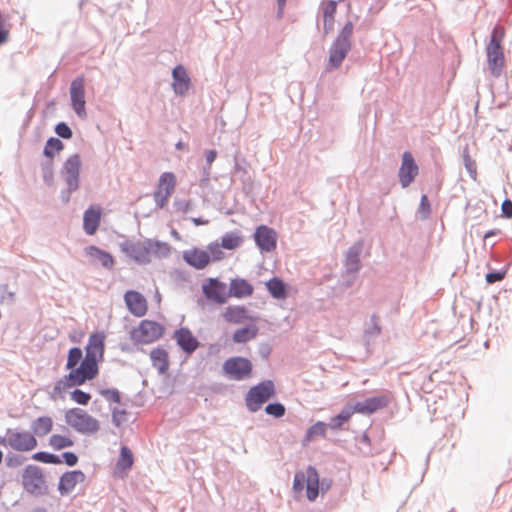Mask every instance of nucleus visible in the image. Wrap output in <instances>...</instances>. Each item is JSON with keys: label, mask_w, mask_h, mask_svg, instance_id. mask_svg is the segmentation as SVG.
Returning <instances> with one entry per match:
<instances>
[{"label": "nucleus", "mask_w": 512, "mask_h": 512, "mask_svg": "<svg viewBox=\"0 0 512 512\" xmlns=\"http://www.w3.org/2000/svg\"><path fill=\"white\" fill-rule=\"evenodd\" d=\"M106 335L104 332H95L89 336L85 347V357L76 369L74 378L80 377L82 381L94 379L98 374V363L103 360Z\"/></svg>", "instance_id": "nucleus-1"}, {"label": "nucleus", "mask_w": 512, "mask_h": 512, "mask_svg": "<svg viewBox=\"0 0 512 512\" xmlns=\"http://www.w3.org/2000/svg\"><path fill=\"white\" fill-rule=\"evenodd\" d=\"M121 250L126 256L139 264L151 262L153 257H166L170 253V246L164 242L149 239L137 241H125L121 244Z\"/></svg>", "instance_id": "nucleus-2"}, {"label": "nucleus", "mask_w": 512, "mask_h": 512, "mask_svg": "<svg viewBox=\"0 0 512 512\" xmlns=\"http://www.w3.org/2000/svg\"><path fill=\"white\" fill-rule=\"evenodd\" d=\"M183 260L191 267L197 270H203L211 262H218L225 258V253L221 250L218 242H211L206 249L192 247L185 250L182 254Z\"/></svg>", "instance_id": "nucleus-3"}, {"label": "nucleus", "mask_w": 512, "mask_h": 512, "mask_svg": "<svg viewBox=\"0 0 512 512\" xmlns=\"http://www.w3.org/2000/svg\"><path fill=\"white\" fill-rule=\"evenodd\" d=\"M306 490V498L313 502L319 495V474L317 470L309 466L305 471L295 473L293 480V491L300 493Z\"/></svg>", "instance_id": "nucleus-4"}, {"label": "nucleus", "mask_w": 512, "mask_h": 512, "mask_svg": "<svg viewBox=\"0 0 512 512\" xmlns=\"http://www.w3.org/2000/svg\"><path fill=\"white\" fill-rule=\"evenodd\" d=\"M65 420L69 426L83 434L96 433L100 428L98 420L81 408L67 410L65 412Z\"/></svg>", "instance_id": "nucleus-5"}, {"label": "nucleus", "mask_w": 512, "mask_h": 512, "mask_svg": "<svg viewBox=\"0 0 512 512\" xmlns=\"http://www.w3.org/2000/svg\"><path fill=\"white\" fill-rule=\"evenodd\" d=\"M164 326L156 321L142 320L140 324L130 332V338L142 344L152 343L162 337Z\"/></svg>", "instance_id": "nucleus-6"}, {"label": "nucleus", "mask_w": 512, "mask_h": 512, "mask_svg": "<svg viewBox=\"0 0 512 512\" xmlns=\"http://www.w3.org/2000/svg\"><path fill=\"white\" fill-rule=\"evenodd\" d=\"M275 395V387L272 381L266 380L250 388L246 395L247 408L252 411H258L262 404Z\"/></svg>", "instance_id": "nucleus-7"}, {"label": "nucleus", "mask_w": 512, "mask_h": 512, "mask_svg": "<svg viewBox=\"0 0 512 512\" xmlns=\"http://www.w3.org/2000/svg\"><path fill=\"white\" fill-rule=\"evenodd\" d=\"M176 176L172 172H164L158 181V185L153 193V198L159 208H164L169 198L175 191Z\"/></svg>", "instance_id": "nucleus-8"}, {"label": "nucleus", "mask_w": 512, "mask_h": 512, "mask_svg": "<svg viewBox=\"0 0 512 512\" xmlns=\"http://www.w3.org/2000/svg\"><path fill=\"white\" fill-rule=\"evenodd\" d=\"M223 371L233 380H242L251 375L252 364L246 358L232 357L224 362Z\"/></svg>", "instance_id": "nucleus-9"}, {"label": "nucleus", "mask_w": 512, "mask_h": 512, "mask_svg": "<svg viewBox=\"0 0 512 512\" xmlns=\"http://www.w3.org/2000/svg\"><path fill=\"white\" fill-rule=\"evenodd\" d=\"M70 99L75 113L80 118H85L87 113L85 109V79L83 76H79L72 81L70 86Z\"/></svg>", "instance_id": "nucleus-10"}, {"label": "nucleus", "mask_w": 512, "mask_h": 512, "mask_svg": "<svg viewBox=\"0 0 512 512\" xmlns=\"http://www.w3.org/2000/svg\"><path fill=\"white\" fill-rule=\"evenodd\" d=\"M36 437L28 431L10 432L7 436V445L19 452L32 451L37 447Z\"/></svg>", "instance_id": "nucleus-11"}, {"label": "nucleus", "mask_w": 512, "mask_h": 512, "mask_svg": "<svg viewBox=\"0 0 512 512\" xmlns=\"http://www.w3.org/2000/svg\"><path fill=\"white\" fill-rule=\"evenodd\" d=\"M22 484L28 493L34 494L40 492L45 484L41 468L35 465H28L22 474Z\"/></svg>", "instance_id": "nucleus-12"}, {"label": "nucleus", "mask_w": 512, "mask_h": 512, "mask_svg": "<svg viewBox=\"0 0 512 512\" xmlns=\"http://www.w3.org/2000/svg\"><path fill=\"white\" fill-rule=\"evenodd\" d=\"M202 291L208 300L217 304L227 302L229 295L226 291V284L216 278H209L202 284Z\"/></svg>", "instance_id": "nucleus-13"}, {"label": "nucleus", "mask_w": 512, "mask_h": 512, "mask_svg": "<svg viewBox=\"0 0 512 512\" xmlns=\"http://www.w3.org/2000/svg\"><path fill=\"white\" fill-rule=\"evenodd\" d=\"M418 165L412 154L408 151L402 155V163L399 168L398 177L403 188L408 187L418 175Z\"/></svg>", "instance_id": "nucleus-14"}, {"label": "nucleus", "mask_w": 512, "mask_h": 512, "mask_svg": "<svg viewBox=\"0 0 512 512\" xmlns=\"http://www.w3.org/2000/svg\"><path fill=\"white\" fill-rule=\"evenodd\" d=\"M254 240L261 251L272 252L276 249L277 233L274 229L261 225L256 228Z\"/></svg>", "instance_id": "nucleus-15"}, {"label": "nucleus", "mask_w": 512, "mask_h": 512, "mask_svg": "<svg viewBox=\"0 0 512 512\" xmlns=\"http://www.w3.org/2000/svg\"><path fill=\"white\" fill-rule=\"evenodd\" d=\"M124 302L128 311L135 317H143L148 311V302L138 291H126L124 294Z\"/></svg>", "instance_id": "nucleus-16"}, {"label": "nucleus", "mask_w": 512, "mask_h": 512, "mask_svg": "<svg viewBox=\"0 0 512 512\" xmlns=\"http://www.w3.org/2000/svg\"><path fill=\"white\" fill-rule=\"evenodd\" d=\"M80 167L81 159L77 154L69 157L64 164L63 170L69 191H75L79 187Z\"/></svg>", "instance_id": "nucleus-17"}, {"label": "nucleus", "mask_w": 512, "mask_h": 512, "mask_svg": "<svg viewBox=\"0 0 512 512\" xmlns=\"http://www.w3.org/2000/svg\"><path fill=\"white\" fill-rule=\"evenodd\" d=\"M389 399V396L386 394L367 398L362 402H357L353 406L354 412L360 414H372L380 409L385 408L390 402Z\"/></svg>", "instance_id": "nucleus-18"}, {"label": "nucleus", "mask_w": 512, "mask_h": 512, "mask_svg": "<svg viewBox=\"0 0 512 512\" xmlns=\"http://www.w3.org/2000/svg\"><path fill=\"white\" fill-rule=\"evenodd\" d=\"M349 50L350 42L346 38H338L331 47L328 69L332 70L338 68Z\"/></svg>", "instance_id": "nucleus-19"}, {"label": "nucleus", "mask_w": 512, "mask_h": 512, "mask_svg": "<svg viewBox=\"0 0 512 512\" xmlns=\"http://www.w3.org/2000/svg\"><path fill=\"white\" fill-rule=\"evenodd\" d=\"M486 50L489 69L494 76H499L505 62L502 47L498 44H488Z\"/></svg>", "instance_id": "nucleus-20"}, {"label": "nucleus", "mask_w": 512, "mask_h": 512, "mask_svg": "<svg viewBox=\"0 0 512 512\" xmlns=\"http://www.w3.org/2000/svg\"><path fill=\"white\" fill-rule=\"evenodd\" d=\"M222 317L228 323L241 324L244 322H255L257 319L248 314L246 308L240 305L228 306L222 313Z\"/></svg>", "instance_id": "nucleus-21"}, {"label": "nucleus", "mask_w": 512, "mask_h": 512, "mask_svg": "<svg viewBox=\"0 0 512 512\" xmlns=\"http://www.w3.org/2000/svg\"><path fill=\"white\" fill-rule=\"evenodd\" d=\"M172 88L175 94L183 96L190 88V77L182 65H177L172 71Z\"/></svg>", "instance_id": "nucleus-22"}, {"label": "nucleus", "mask_w": 512, "mask_h": 512, "mask_svg": "<svg viewBox=\"0 0 512 512\" xmlns=\"http://www.w3.org/2000/svg\"><path fill=\"white\" fill-rule=\"evenodd\" d=\"M85 480V475L80 470H74L64 473L59 480L58 489L60 493L68 494L74 490L77 484Z\"/></svg>", "instance_id": "nucleus-23"}, {"label": "nucleus", "mask_w": 512, "mask_h": 512, "mask_svg": "<svg viewBox=\"0 0 512 512\" xmlns=\"http://www.w3.org/2000/svg\"><path fill=\"white\" fill-rule=\"evenodd\" d=\"M101 213V208L96 206H91L85 211L83 217V228L88 235L96 233L100 224Z\"/></svg>", "instance_id": "nucleus-24"}, {"label": "nucleus", "mask_w": 512, "mask_h": 512, "mask_svg": "<svg viewBox=\"0 0 512 512\" xmlns=\"http://www.w3.org/2000/svg\"><path fill=\"white\" fill-rule=\"evenodd\" d=\"M85 254L91 259L92 262H98L106 269H112L115 260L111 254L99 249L96 246H88L85 248Z\"/></svg>", "instance_id": "nucleus-25"}, {"label": "nucleus", "mask_w": 512, "mask_h": 512, "mask_svg": "<svg viewBox=\"0 0 512 512\" xmlns=\"http://www.w3.org/2000/svg\"><path fill=\"white\" fill-rule=\"evenodd\" d=\"M253 286L245 279L235 278L232 279L229 286V297L246 298L253 294Z\"/></svg>", "instance_id": "nucleus-26"}, {"label": "nucleus", "mask_w": 512, "mask_h": 512, "mask_svg": "<svg viewBox=\"0 0 512 512\" xmlns=\"http://www.w3.org/2000/svg\"><path fill=\"white\" fill-rule=\"evenodd\" d=\"M174 338L177 344L187 353L195 351L199 345L197 339L187 328H181L175 332Z\"/></svg>", "instance_id": "nucleus-27"}, {"label": "nucleus", "mask_w": 512, "mask_h": 512, "mask_svg": "<svg viewBox=\"0 0 512 512\" xmlns=\"http://www.w3.org/2000/svg\"><path fill=\"white\" fill-rule=\"evenodd\" d=\"M150 359L153 367L156 368L160 374L167 373L169 369V356L166 350L160 347L152 349Z\"/></svg>", "instance_id": "nucleus-28"}, {"label": "nucleus", "mask_w": 512, "mask_h": 512, "mask_svg": "<svg viewBox=\"0 0 512 512\" xmlns=\"http://www.w3.org/2000/svg\"><path fill=\"white\" fill-rule=\"evenodd\" d=\"M75 373L76 369L70 371L69 374L65 376V378L58 380L53 388V395H60L68 388L80 386L86 382L81 380V376L74 378L73 375H75Z\"/></svg>", "instance_id": "nucleus-29"}, {"label": "nucleus", "mask_w": 512, "mask_h": 512, "mask_svg": "<svg viewBox=\"0 0 512 512\" xmlns=\"http://www.w3.org/2000/svg\"><path fill=\"white\" fill-rule=\"evenodd\" d=\"M53 424V419L50 416L36 418L31 424L33 435L40 437L48 435L53 429Z\"/></svg>", "instance_id": "nucleus-30"}, {"label": "nucleus", "mask_w": 512, "mask_h": 512, "mask_svg": "<svg viewBox=\"0 0 512 512\" xmlns=\"http://www.w3.org/2000/svg\"><path fill=\"white\" fill-rule=\"evenodd\" d=\"M258 327L255 322L247 325L246 327L237 329L233 335L232 339L235 343H246L252 339H254L258 334Z\"/></svg>", "instance_id": "nucleus-31"}, {"label": "nucleus", "mask_w": 512, "mask_h": 512, "mask_svg": "<svg viewBox=\"0 0 512 512\" xmlns=\"http://www.w3.org/2000/svg\"><path fill=\"white\" fill-rule=\"evenodd\" d=\"M133 463L134 457L132 451L127 446H123L116 463V470L120 472H126L131 469Z\"/></svg>", "instance_id": "nucleus-32"}, {"label": "nucleus", "mask_w": 512, "mask_h": 512, "mask_svg": "<svg viewBox=\"0 0 512 512\" xmlns=\"http://www.w3.org/2000/svg\"><path fill=\"white\" fill-rule=\"evenodd\" d=\"M266 287L269 293L276 299H285L287 297L286 285L277 277L267 281Z\"/></svg>", "instance_id": "nucleus-33"}, {"label": "nucleus", "mask_w": 512, "mask_h": 512, "mask_svg": "<svg viewBox=\"0 0 512 512\" xmlns=\"http://www.w3.org/2000/svg\"><path fill=\"white\" fill-rule=\"evenodd\" d=\"M336 9H337V2L334 0H327L322 3V11H323V17H324V29L326 31L331 29V27H332Z\"/></svg>", "instance_id": "nucleus-34"}, {"label": "nucleus", "mask_w": 512, "mask_h": 512, "mask_svg": "<svg viewBox=\"0 0 512 512\" xmlns=\"http://www.w3.org/2000/svg\"><path fill=\"white\" fill-rule=\"evenodd\" d=\"M242 242L243 239L238 233L230 232L222 236L221 243H219V245L221 246V250L223 248L227 250H235L242 244Z\"/></svg>", "instance_id": "nucleus-35"}, {"label": "nucleus", "mask_w": 512, "mask_h": 512, "mask_svg": "<svg viewBox=\"0 0 512 512\" xmlns=\"http://www.w3.org/2000/svg\"><path fill=\"white\" fill-rule=\"evenodd\" d=\"M354 408L344 409L338 415L331 418L329 426L333 430L341 428V426L348 422L351 416L354 414Z\"/></svg>", "instance_id": "nucleus-36"}, {"label": "nucleus", "mask_w": 512, "mask_h": 512, "mask_svg": "<svg viewBox=\"0 0 512 512\" xmlns=\"http://www.w3.org/2000/svg\"><path fill=\"white\" fill-rule=\"evenodd\" d=\"M49 445L54 450H62L64 448H68V447L73 446L74 445V441L70 437H68V436L60 435V434H53L49 438Z\"/></svg>", "instance_id": "nucleus-37"}, {"label": "nucleus", "mask_w": 512, "mask_h": 512, "mask_svg": "<svg viewBox=\"0 0 512 512\" xmlns=\"http://www.w3.org/2000/svg\"><path fill=\"white\" fill-rule=\"evenodd\" d=\"M326 430L327 424L322 421H318L307 430L304 441L311 442L318 436L324 437L326 435Z\"/></svg>", "instance_id": "nucleus-38"}, {"label": "nucleus", "mask_w": 512, "mask_h": 512, "mask_svg": "<svg viewBox=\"0 0 512 512\" xmlns=\"http://www.w3.org/2000/svg\"><path fill=\"white\" fill-rule=\"evenodd\" d=\"M63 148L64 145L58 138L51 137L47 140L43 153L52 162L55 153L60 152Z\"/></svg>", "instance_id": "nucleus-39"}, {"label": "nucleus", "mask_w": 512, "mask_h": 512, "mask_svg": "<svg viewBox=\"0 0 512 512\" xmlns=\"http://www.w3.org/2000/svg\"><path fill=\"white\" fill-rule=\"evenodd\" d=\"M82 350L78 347H73L68 352L66 368L70 371L77 369L76 366L82 359Z\"/></svg>", "instance_id": "nucleus-40"}, {"label": "nucleus", "mask_w": 512, "mask_h": 512, "mask_svg": "<svg viewBox=\"0 0 512 512\" xmlns=\"http://www.w3.org/2000/svg\"><path fill=\"white\" fill-rule=\"evenodd\" d=\"M32 459L42 462V463H47V464H60L61 463V460L57 455L47 453V452H37L32 455Z\"/></svg>", "instance_id": "nucleus-41"}, {"label": "nucleus", "mask_w": 512, "mask_h": 512, "mask_svg": "<svg viewBox=\"0 0 512 512\" xmlns=\"http://www.w3.org/2000/svg\"><path fill=\"white\" fill-rule=\"evenodd\" d=\"M71 399L80 405H87L91 399V395L80 389H76L71 392Z\"/></svg>", "instance_id": "nucleus-42"}, {"label": "nucleus", "mask_w": 512, "mask_h": 512, "mask_svg": "<svg viewBox=\"0 0 512 512\" xmlns=\"http://www.w3.org/2000/svg\"><path fill=\"white\" fill-rule=\"evenodd\" d=\"M267 414L276 418L282 417L285 414V407L281 403L268 404L265 408Z\"/></svg>", "instance_id": "nucleus-43"}, {"label": "nucleus", "mask_w": 512, "mask_h": 512, "mask_svg": "<svg viewBox=\"0 0 512 512\" xmlns=\"http://www.w3.org/2000/svg\"><path fill=\"white\" fill-rule=\"evenodd\" d=\"M359 264L358 249H350L347 254V266L349 270H357Z\"/></svg>", "instance_id": "nucleus-44"}, {"label": "nucleus", "mask_w": 512, "mask_h": 512, "mask_svg": "<svg viewBox=\"0 0 512 512\" xmlns=\"http://www.w3.org/2000/svg\"><path fill=\"white\" fill-rule=\"evenodd\" d=\"M504 35H505V31H504L503 27H501V26L494 27L489 44L501 45Z\"/></svg>", "instance_id": "nucleus-45"}, {"label": "nucleus", "mask_w": 512, "mask_h": 512, "mask_svg": "<svg viewBox=\"0 0 512 512\" xmlns=\"http://www.w3.org/2000/svg\"><path fill=\"white\" fill-rule=\"evenodd\" d=\"M55 132L64 139H70L72 137V131L66 123H59L55 127Z\"/></svg>", "instance_id": "nucleus-46"}, {"label": "nucleus", "mask_w": 512, "mask_h": 512, "mask_svg": "<svg viewBox=\"0 0 512 512\" xmlns=\"http://www.w3.org/2000/svg\"><path fill=\"white\" fill-rule=\"evenodd\" d=\"M101 394L106 398L108 401H112L115 403L120 402V393L115 389H106L102 390Z\"/></svg>", "instance_id": "nucleus-47"}, {"label": "nucleus", "mask_w": 512, "mask_h": 512, "mask_svg": "<svg viewBox=\"0 0 512 512\" xmlns=\"http://www.w3.org/2000/svg\"><path fill=\"white\" fill-rule=\"evenodd\" d=\"M42 173L45 182L50 184L53 180V165L51 161L43 166Z\"/></svg>", "instance_id": "nucleus-48"}, {"label": "nucleus", "mask_w": 512, "mask_h": 512, "mask_svg": "<svg viewBox=\"0 0 512 512\" xmlns=\"http://www.w3.org/2000/svg\"><path fill=\"white\" fill-rule=\"evenodd\" d=\"M62 457L64 458V461L68 466H74L78 462V457L73 452H64L62 454Z\"/></svg>", "instance_id": "nucleus-49"}, {"label": "nucleus", "mask_w": 512, "mask_h": 512, "mask_svg": "<svg viewBox=\"0 0 512 512\" xmlns=\"http://www.w3.org/2000/svg\"><path fill=\"white\" fill-rule=\"evenodd\" d=\"M126 412L124 410H114L112 413L113 421L119 426L125 420Z\"/></svg>", "instance_id": "nucleus-50"}, {"label": "nucleus", "mask_w": 512, "mask_h": 512, "mask_svg": "<svg viewBox=\"0 0 512 512\" xmlns=\"http://www.w3.org/2000/svg\"><path fill=\"white\" fill-rule=\"evenodd\" d=\"M502 213L507 218H512V201L505 200L501 207Z\"/></svg>", "instance_id": "nucleus-51"}, {"label": "nucleus", "mask_w": 512, "mask_h": 512, "mask_svg": "<svg viewBox=\"0 0 512 512\" xmlns=\"http://www.w3.org/2000/svg\"><path fill=\"white\" fill-rule=\"evenodd\" d=\"M504 278V273L493 272L486 275V281L490 284L501 281Z\"/></svg>", "instance_id": "nucleus-52"}, {"label": "nucleus", "mask_w": 512, "mask_h": 512, "mask_svg": "<svg viewBox=\"0 0 512 512\" xmlns=\"http://www.w3.org/2000/svg\"><path fill=\"white\" fill-rule=\"evenodd\" d=\"M352 32H353V25L351 22H348L344 26V28L341 32V35L338 38H346L349 41V38L352 35Z\"/></svg>", "instance_id": "nucleus-53"}, {"label": "nucleus", "mask_w": 512, "mask_h": 512, "mask_svg": "<svg viewBox=\"0 0 512 512\" xmlns=\"http://www.w3.org/2000/svg\"><path fill=\"white\" fill-rule=\"evenodd\" d=\"M420 207H421V210L425 211L426 213H428L430 211V205H429L428 197L426 195H423L421 197Z\"/></svg>", "instance_id": "nucleus-54"}, {"label": "nucleus", "mask_w": 512, "mask_h": 512, "mask_svg": "<svg viewBox=\"0 0 512 512\" xmlns=\"http://www.w3.org/2000/svg\"><path fill=\"white\" fill-rule=\"evenodd\" d=\"M216 156H217V152L215 150H209L206 153V160H207V162L209 164H211L216 159Z\"/></svg>", "instance_id": "nucleus-55"}, {"label": "nucleus", "mask_w": 512, "mask_h": 512, "mask_svg": "<svg viewBox=\"0 0 512 512\" xmlns=\"http://www.w3.org/2000/svg\"><path fill=\"white\" fill-rule=\"evenodd\" d=\"M192 222L196 225V226H199V225H206L208 224V220H204L202 218H192Z\"/></svg>", "instance_id": "nucleus-56"}, {"label": "nucleus", "mask_w": 512, "mask_h": 512, "mask_svg": "<svg viewBox=\"0 0 512 512\" xmlns=\"http://www.w3.org/2000/svg\"><path fill=\"white\" fill-rule=\"evenodd\" d=\"M176 148L179 149V150H183V149L186 148V145L183 142H178L176 144Z\"/></svg>", "instance_id": "nucleus-57"}, {"label": "nucleus", "mask_w": 512, "mask_h": 512, "mask_svg": "<svg viewBox=\"0 0 512 512\" xmlns=\"http://www.w3.org/2000/svg\"><path fill=\"white\" fill-rule=\"evenodd\" d=\"M278 1V5L280 8H282L284 5H285V2L286 0H277Z\"/></svg>", "instance_id": "nucleus-58"}, {"label": "nucleus", "mask_w": 512, "mask_h": 512, "mask_svg": "<svg viewBox=\"0 0 512 512\" xmlns=\"http://www.w3.org/2000/svg\"><path fill=\"white\" fill-rule=\"evenodd\" d=\"M2 458H3V453H2V451L0 450V463L2 462Z\"/></svg>", "instance_id": "nucleus-59"}]
</instances>
